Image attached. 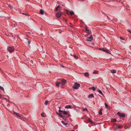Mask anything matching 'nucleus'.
<instances>
[{
  "label": "nucleus",
  "instance_id": "nucleus-36",
  "mask_svg": "<svg viewBox=\"0 0 131 131\" xmlns=\"http://www.w3.org/2000/svg\"><path fill=\"white\" fill-rule=\"evenodd\" d=\"M105 106H106L107 107L108 105L106 103H105Z\"/></svg>",
  "mask_w": 131,
  "mask_h": 131
},
{
  "label": "nucleus",
  "instance_id": "nucleus-1",
  "mask_svg": "<svg viewBox=\"0 0 131 131\" xmlns=\"http://www.w3.org/2000/svg\"><path fill=\"white\" fill-rule=\"evenodd\" d=\"M80 86V84L77 82L75 83V84L72 86V88L74 89H78Z\"/></svg>",
  "mask_w": 131,
  "mask_h": 131
},
{
  "label": "nucleus",
  "instance_id": "nucleus-30",
  "mask_svg": "<svg viewBox=\"0 0 131 131\" xmlns=\"http://www.w3.org/2000/svg\"><path fill=\"white\" fill-rule=\"evenodd\" d=\"M85 30L87 32L89 30L86 27H85Z\"/></svg>",
  "mask_w": 131,
  "mask_h": 131
},
{
  "label": "nucleus",
  "instance_id": "nucleus-12",
  "mask_svg": "<svg viewBox=\"0 0 131 131\" xmlns=\"http://www.w3.org/2000/svg\"><path fill=\"white\" fill-rule=\"evenodd\" d=\"M111 72L112 73H116V70H111Z\"/></svg>",
  "mask_w": 131,
  "mask_h": 131
},
{
  "label": "nucleus",
  "instance_id": "nucleus-21",
  "mask_svg": "<svg viewBox=\"0 0 131 131\" xmlns=\"http://www.w3.org/2000/svg\"><path fill=\"white\" fill-rule=\"evenodd\" d=\"M60 84H61L60 82H57L56 84V85L57 86H59Z\"/></svg>",
  "mask_w": 131,
  "mask_h": 131
},
{
  "label": "nucleus",
  "instance_id": "nucleus-27",
  "mask_svg": "<svg viewBox=\"0 0 131 131\" xmlns=\"http://www.w3.org/2000/svg\"><path fill=\"white\" fill-rule=\"evenodd\" d=\"M41 115L42 117H45V115H44V113H41Z\"/></svg>",
  "mask_w": 131,
  "mask_h": 131
},
{
  "label": "nucleus",
  "instance_id": "nucleus-24",
  "mask_svg": "<svg viewBox=\"0 0 131 131\" xmlns=\"http://www.w3.org/2000/svg\"><path fill=\"white\" fill-rule=\"evenodd\" d=\"M0 89L1 90H2L3 91H4V88L3 87H2L1 86H0Z\"/></svg>",
  "mask_w": 131,
  "mask_h": 131
},
{
  "label": "nucleus",
  "instance_id": "nucleus-41",
  "mask_svg": "<svg viewBox=\"0 0 131 131\" xmlns=\"http://www.w3.org/2000/svg\"><path fill=\"white\" fill-rule=\"evenodd\" d=\"M120 38H121V39L123 40V38H122V37H120Z\"/></svg>",
  "mask_w": 131,
  "mask_h": 131
},
{
  "label": "nucleus",
  "instance_id": "nucleus-9",
  "mask_svg": "<svg viewBox=\"0 0 131 131\" xmlns=\"http://www.w3.org/2000/svg\"><path fill=\"white\" fill-rule=\"evenodd\" d=\"M13 113L14 114L16 115L19 117H21V116L18 113H17L14 111L13 112Z\"/></svg>",
  "mask_w": 131,
  "mask_h": 131
},
{
  "label": "nucleus",
  "instance_id": "nucleus-39",
  "mask_svg": "<svg viewBox=\"0 0 131 131\" xmlns=\"http://www.w3.org/2000/svg\"><path fill=\"white\" fill-rule=\"evenodd\" d=\"M83 110H84V111L86 110V111H88L87 110V109L86 108H84L83 109Z\"/></svg>",
  "mask_w": 131,
  "mask_h": 131
},
{
  "label": "nucleus",
  "instance_id": "nucleus-19",
  "mask_svg": "<svg viewBox=\"0 0 131 131\" xmlns=\"http://www.w3.org/2000/svg\"><path fill=\"white\" fill-rule=\"evenodd\" d=\"M98 91L100 94H101L103 95V93L100 90H98Z\"/></svg>",
  "mask_w": 131,
  "mask_h": 131
},
{
  "label": "nucleus",
  "instance_id": "nucleus-10",
  "mask_svg": "<svg viewBox=\"0 0 131 131\" xmlns=\"http://www.w3.org/2000/svg\"><path fill=\"white\" fill-rule=\"evenodd\" d=\"M60 112H61L60 113L61 114H63L66 115L68 114L65 111H61Z\"/></svg>",
  "mask_w": 131,
  "mask_h": 131
},
{
  "label": "nucleus",
  "instance_id": "nucleus-23",
  "mask_svg": "<svg viewBox=\"0 0 131 131\" xmlns=\"http://www.w3.org/2000/svg\"><path fill=\"white\" fill-rule=\"evenodd\" d=\"M112 121L114 122H116L117 120L116 119H114L112 120Z\"/></svg>",
  "mask_w": 131,
  "mask_h": 131
},
{
  "label": "nucleus",
  "instance_id": "nucleus-34",
  "mask_svg": "<svg viewBox=\"0 0 131 131\" xmlns=\"http://www.w3.org/2000/svg\"><path fill=\"white\" fill-rule=\"evenodd\" d=\"M62 118H63V119L65 120L66 119V117L65 116H63V117Z\"/></svg>",
  "mask_w": 131,
  "mask_h": 131
},
{
  "label": "nucleus",
  "instance_id": "nucleus-17",
  "mask_svg": "<svg viewBox=\"0 0 131 131\" xmlns=\"http://www.w3.org/2000/svg\"><path fill=\"white\" fill-rule=\"evenodd\" d=\"M40 13L41 15H43L44 14V11L42 10L41 9L40 10Z\"/></svg>",
  "mask_w": 131,
  "mask_h": 131
},
{
  "label": "nucleus",
  "instance_id": "nucleus-4",
  "mask_svg": "<svg viewBox=\"0 0 131 131\" xmlns=\"http://www.w3.org/2000/svg\"><path fill=\"white\" fill-rule=\"evenodd\" d=\"M101 50L103 51L106 52V53H109L110 54H111V51L107 49L102 48Z\"/></svg>",
  "mask_w": 131,
  "mask_h": 131
},
{
  "label": "nucleus",
  "instance_id": "nucleus-20",
  "mask_svg": "<svg viewBox=\"0 0 131 131\" xmlns=\"http://www.w3.org/2000/svg\"><path fill=\"white\" fill-rule=\"evenodd\" d=\"M59 115V116L61 118H62L63 117V115H61V113H58Z\"/></svg>",
  "mask_w": 131,
  "mask_h": 131
},
{
  "label": "nucleus",
  "instance_id": "nucleus-2",
  "mask_svg": "<svg viewBox=\"0 0 131 131\" xmlns=\"http://www.w3.org/2000/svg\"><path fill=\"white\" fill-rule=\"evenodd\" d=\"M117 114L120 117L124 118L125 117V114L121 113L119 112H117Z\"/></svg>",
  "mask_w": 131,
  "mask_h": 131
},
{
  "label": "nucleus",
  "instance_id": "nucleus-16",
  "mask_svg": "<svg viewBox=\"0 0 131 131\" xmlns=\"http://www.w3.org/2000/svg\"><path fill=\"white\" fill-rule=\"evenodd\" d=\"M89 89H92V90L93 91H95V88L93 86L92 87L90 88H89Z\"/></svg>",
  "mask_w": 131,
  "mask_h": 131
},
{
  "label": "nucleus",
  "instance_id": "nucleus-18",
  "mask_svg": "<svg viewBox=\"0 0 131 131\" xmlns=\"http://www.w3.org/2000/svg\"><path fill=\"white\" fill-rule=\"evenodd\" d=\"M84 75L86 77H88L89 75V73L87 72H85L84 73Z\"/></svg>",
  "mask_w": 131,
  "mask_h": 131
},
{
  "label": "nucleus",
  "instance_id": "nucleus-40",
  "mask_svg": "<svg viewBox=\"0 0 131 131\" xmlns=\"http://www.w3.org/2000/svg\"><path fill=\"white\" fill-rule=\"evenodd\" d=\"M89 122L91 123H92V121L90 120H89Z\"/></svg>",
  "mask_w": 131,
  "mask_h": 131
},
{
  "label": "nucleus",
  "instance_id": "nucleus-8",
  "mask_svg": "<svg viewBox=\"0 0 131 131\" xmlns=\"http://www.w3.org/2000/svg\"><path fill=\"white\" fill-rule=\"evenodd\" d=\"M122 128L121 126H118L117 125H116L115 126V130H116L118 128Z\"/></svg>",
  "mask_w": 131,
  "mask_h": 131
},
{
  "label": "nucleus",
  "instance_id": "nucleus-14",
  "mask_svg": "<svg viewBox=\"0 0 131 131\" xmlns=\"http://www.w3.org/2000/svg\"><path fill=\"white\" fill-rule=\"evenodd\" d=\"M65 108H71V106L69 105L66 106L65 107Z\"/></svg>",
  "mask_w": 131,
  "mask_h": 131
},
{
  "label": "nucleus",
  "instance_id": "nucleus-6",
  "mask_svg": "<svg viewBox=\"0 0 131 131\" xmlns=\"http://www.w3.org/2000/svg\"><path fill=\"white\" fill-rule=\"evenodd\" d=\"M66 80L64 79H63L61 83L62 85H63L65 84L66 83Z\"/></svg>",
  "mask_w": 131,
  "mask_h": 131
},
{
  "label": "nucleus",
  "instance_id": "nucleus-22",
  "mask_svg": "<svg viewBox=\"0 0 131 131\" xmlns=\"http://www.w3.org/2000/svg\"><path fill=\"white\" fill-rule=\"evenodd\" d=\"M93 73L94 74H97L98 73V71H95L93 72Z\"/></svg>",
  "mask_w": 131,
  "mask_h": 131
},
{
  "label": "nucleus",
  "instance_id": "nucleus-37",
  "mask_svg": "<svg viewBox=\"0 0 131 131\" xmlns=\"http://www.w3.org/2000/svg\"><path fill=\"white\" fill-rule=\"evenodd\" d=\"M61 123L63 124H64V125H66V123H64V122L63 121H62L61 122Z\"/></svg>",
  "mask_w": 131,
  "mask_h": 131
},
{
  "label": "nucleus",
  "instance_id": "nucleus-32",
  "mask_svg": "<svg viewBox=\"0 0 131 131\" xmlns=\"http://www.w3.org/2000/svg\"><path fill=\"white\" fill-rule=\"evenodd\" d=\"M99 113L100 115H102V112L100 110L99 111Z\"/></svg>",
  "mask_w": 131,
  "mask_h": 131
},
{
  "label": "nucleus",
  "instance_id": "nucleus-28",
  "mask_svg": "<svg viewBox=\"0 0 131 131\" xmlns=\"http://www.w3.org/2000/svg\"><path fill=\"white\" fill-rule=\"evenodd\" d=\"M70 12H70V11H68L67 12V14L68 15L70 14Z\"/></svg>",
  "mask_w": 131,
  "mask_h": 131
},
{
  "label": "nucleus",
  "instance_id": "nucleus-5",
  "mask_svg": "<svg viewBox=\"0 0 131 131\" xmlns=\"http://www.w3.org/2000/svg\"><path fill=\"white\" fill-rule=\"evenodd\" d=\"M93 39V37L91 35L89 37H88L87 38V40L89 41H90L92 40Z\"/></svg>",
  "mask_w": 131,
  "mask_h": 131
},
{
  "label": "nucleus",
  "instance_id": "nucleus-11",
  "mask_svg": "<svg viewBox=\"0 0 131 131\" xmlns=\"http://www.w3.org/2000/svg\"><path fill=\"white\" fill-rule=\"evenodd\" d=\"M26 42H27L28 46V45H29L30 43V41L28 39H26Z\"/></svg>",
  "mask_w": 131,
  "mask_h": 131
},
{
  "label": "nucleus",
  "instance_id": "nucleus-26",
  "mask_svg": "<svg viewBox=\"0 0 131 131\" xmlns=\"http://www.w3.org/2000/svg\"><path fill=\"white\" fill-rule=\"evenodd\" d=\"M48 101H46V102H45V105H47L48 104Z\"/></svg>",
  "mask_w": 131,
  "mask_h": 131
},
{
  "label": "nucleus",
  "instance_id": "nucleus-7",
  "mask_svg": "<svg viewBox=\"0 0 131 131\" xmlns=\"http://www.w3.org/2000/svg\"><path fill=\"white\" fill-rule=\"evenodd\" d=\"M61 16V14L60 11L58 12L57 14V16L58 18L60 17Z\"/></svg>",
  "mask_w": 131,
  "mask_h": 131
},
{
  "label": "nucleus",
  "instance_id": "nucleus-13",
  "mask_svg": "<svg viewBox=\"0 0 131 131\" xmlns=\"http://www.w3.org/2000/svg\"><path fill=\"white\" fill-rule=\"evenodd\" d=\"M88 97L89 98H92V97H94V96L92 94H91L90 95L88 96Z\"/></svg>",
  "mask_w": 131,
  "mask_h": 131
},
{
  "label": "nucleus",
  "instance_id": "nucleus-42",
  "mask_svg": "<svg viewBox=\"0 0 131 131\" xmlns=\"http://www.w3.org/2000/svg\"><path fill=\"white\" fill-rule=\"evenodd\" d=\"M2 95H1V94H0V97H2Z\"/></svg>",
  "mask_w": 131,
  "mask_h": 131
},
{
  "label": "nucleus",
  "instance_id": "nucleus-31",
  "mask_svg": "<svg viewBox=\"0 0 131 131\" xmlns=\"http://www.w3.org/2000/svg\"><path fill=\"white\" fill-rule=\"evenodd\" d=\"M8 7H10L11 9H12L13 8L10 5H8Z\"/></svg>",
  "mask_w": 131,
  "mask_h": 131
},
{
  "label": "nucleus",
  "instance_id": "nucleus-35",
  "mask_svg": "<svg viewBox=\"0 0 131 131\" xmlns=\"http://www.w3.org/2000/svg\"><path fill=\"white\" fill-rule=\"evenodd\" d=\"M59 110H58L59 112V113H60L61 112H60L61 111L60 110V107H59Z\"/></svg>",
  "mask_w": 131,
  "mask_h": 131
},
{
  "label": "nucleus",
  "instance_id": "nucleus-38",
  "mask_svg": "<svg viewBox=\"0 0 131 131\" xmlns=\"http://www.w3.org/2000/svg\"><path fill=\"white\" fill-rule=\"evenodd\" d=\"M127 31L129 32L130 33H131V31L129 29H127Z\"/></svg>",
  "mask_w": 131,
  "mask_h": 131
},
{
  "label": "nucleus",
  "instance_id": "nucleus-3",
  "mask_svg": "<svg viewBox=\"0 0 131 131\" xmlns=\"http://www.w3.org/2000/svg\"><path fill=\"white\" fill-rule=\"evenodd\" d=\"M7 49L11 53L14 51V49L13 47H9L7 48Z\"/></svg>",
  "mask_w": 131,
  "mask_h": 131
},
{
  "label": "nucleus",
  "instance_id": "nucleus-25",
  "mask_svg": "<svg viewBox=\"0 0 131 131\" xmlns=\"http://www.w3.org/2000/svg\"><path fill=\"white\" fill-rule=\"evenodd\" d=\"M87 32V33H88V34L90 35V34L91 32V30H89Z\"/></svg>",
  "mask_w": 131,
  "mask_h": 131
},
{
  "label": "nucleus",
  "instance_id": "nucleus-29",
  "mask_svg": "<svg viewBox=\"0 0 131 131\" xmlns=\"http://www.w3.org/2000/svg\"><path fill=\"white\" fill-rule=\"evenodd\" d=\"M74 14V13L73 12H71L70 13V15H73Z\"/></svg>",
  "mask_w": 131,
  "mask_h": 131
},
{
  "label": "nucleus",
  "instance_id": "nucleus-33",
  "mask_svg": "<svg viewBox=\"0 0 131 131\" xmlns=\"http://www.w3.org/2000/svg\"><path fill=\"white\" fill-rule=\"evenodd\" d=\"M73 56L75 58L77 59L78 58L77 57V56H76L75 55H74Z\"/></svg>",
  "mask_w": 131,
  "mask_h": 131
},
{
  "label": "nucleus",
  "instance_id": "nucleus-15",
  "mask_svg": "<svg viewBox=\"0 0 131 131\" xmlns=\"http://www.w3.org/2000/svg\"><path fill=\"white\" fill-rule=\"evenodd\" d=\"M60 7L59 5H58L57 6V8L55 9V10L57 12L58 11L59 9L60 8Z\"/></svg>",
  "mask_w": 131,
  "mask_h": 131
}]
</instances>
